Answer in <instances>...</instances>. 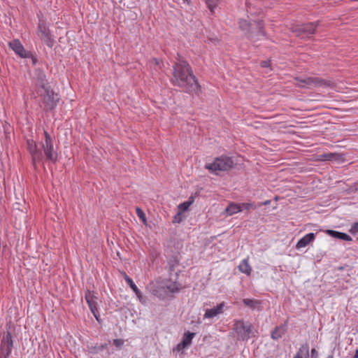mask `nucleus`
Returning a JSON list of instances; mask_svg holds the SVG:
<instances>
[{"label": "nucleus", "instance_id": "f257e3e1", "mask_svg": "<svg viewBox=\"0 0 358 358\" xmlns=\"http://www.w3.org/2000/svg\"><path fill=\"white\" fill-rule=\"evenodd\" d=\"M171 82L189 94H199L201 86L193 73L189 64L184 59H178L173 66Z\"/></svg>", "mask_w": 358, "mask_h": 358}, {"label": "nucleus", "instance_id": "f03ea898", "mask_svg": "<svg viewBox=\"0 0 358 358\" xmlns=\"http://www.w3.org/2000/svg\"><path fill=\"white\" fill-rule=\"evenodd\" d=\"M238 24L239 28L245 32L248 38L253 43L256 42L259 36H264V25L262 20L250 22L246 20H240Z\"/></svg>", "mask_w": 358, "mask_h": 358}, {"label": "nucleus", "instance_id": "7ed1b4c3", "mask_svg": "<svg viewBox=\"0 0 358 358\" xmlns=\"http://www.w3.org/2000/svg\"><path fill=\"white\" fill-rule=\"evenodd\" d=\"M234 327L239 340L248 341L251 337L256 336L257 331L254 329L252 324L248 322L236 320Z\"/></svg>", "mask_w": 358, "mask_h": 358}, {"label": "nucleus", "instance_id": "20e7f679", "mask_svg": "<svg viewBox=\"0 0 358 358\" xmlns=\"http://www.w3.org/2000/svg\"><path fill=\"white\" fill-rule=\"evenodd\" d=\"M234 165L231 158H214L212 162H208L205 168L211 173L218 175L221 171H225L231 169Z\"/></svg>", "mask_w": 358, "mask_h": 358}, {"label": "nucleus", "instance_id": "39448f33", "mask_svg": "<svg viewBox=\"0 0 358 358\" xmlns=\"http://www.w3.org/2000/svg\"><path fill=\"white\" fill-rule=\"evenodd\" d=\"M296 85L300 87H334V83L318 77L296 78Z\"/></svg>", "mask_w": 358, "mask_h": 358}, {"label": "nucleus", "instance_id": "423d86ee", "mask_svg": "<svg viewBox=\"0 0 358 358\" xmlns=\"http://www.w3.org/2000/svg\"><path fill=\"white\" fill-rule=\"evenodd\" d=\"M37 93L39 96L43 97V102L45 104L44 109L45 110L54 109L59 100V95L55 93L50 89V86L42 90H38Z\"/></svg>", "mask_w": 358, "mask_h": 358}, {"label": "nucleus", "instance_id": "0eeeda50", "mask_svg": "<svg viewBox=\"0 0 358 358\" xmlns=\"http://www.w3.org/2000/svg\"><path fill=\"white\" fill-rule=\"evenodd\" d=\"M318 24L319 22L303 24L294 27L292 31L295 33L297 36L301 38H309L315 34Z\"/></svg>", "mask_w": 358, "mask_h": 358}, {"label": "nucleus", "instance_id": "6e6552de", "mask_svg": "<svg viewBox=\"0 0 358 358\" xmlns=\"http://www.w3.org/2000/svg\"><path fill=\"white\" fill-rule=\"evenodd\" d=\"M9 47L15 52L16 55L20 56L22 58H31L32 59L33 64H36L37 62L36 58L33 56V55L29 52L27 51L21 42L15 39L9 43Z\"/></svg>", "mask_w": 358, "mask_h": 358}, {"label": "nucleus", "instance_id": "1a4fd4ad", "mask_svg": "<svg viewBox=\"0 0 358 358\" xmlns=\"http://www.w3.org/2000/svg\"><path fill=\"white\" fill-rule=\"evenodd\" d=\"M13 348V340L10 333L7 332L2 341L0 349V358H9Z\"/></svg>", "mask_w": 358, "mask_h": 358}, {"label": "nucleus", "instance_id": "9d476101", "mask_svg": "<svg viewBox=\"0 0 358 358\" xmlns=\"http://www.w3.org/2000/svg\"><path fill=\"white\" fill-rule=\"evenodd\" d=\"M85 298L90 308L91 312L92 313L95 318L97 320H99V315L97 310V293L88 290L85 293Z\"/></svg>", "mask_w": 358, "mask_h": 358}, {"label": "nucleus", "instance_id": "9b49d317", "mask_svg": "<svg viewBox=\"0 0 358 358\" xmlns=\"http://www.w3.org/2000/svg\"><path fill=\"white\" fill-rule=\"evenodd\" d=\"M224 306V303L222 302L212 308H206L203 315V320H211L218 317L220 314L223 313Z\"/></svg>", "mask_w": 358, "mask_h": 358}, {"label": "nucleus", "instance_id": "f8f14e48", "mask_svg": "<svg viewBox=\"0 0 358 358\" xmlns=\"http://www.w3.org/2000/svg\"><path fill=\"white\" fill-rule=\"evenodd\" d=\"M45 141L42 142V148L45 157H53L55 153L52 141L50 135L44 131Z\"/></svg>", "mask_w": 358, "mask_h": 358}, {"label": "nucleus", "instance_id": "ddd939ff", "mask_svg": "<svg viewBox=\"0 0 358 358\" xmlns=\"http://www.w3.org/2000/svg\"><path fill=\"white\" fill-rule=\"evenodd\" d=\"M34 79L36 80V84L40 87L38 90L49 87L45 74L41 69H37L35 70Z\"/></svg>", "mask_w": 358, "mask_h": 358}, {"label": "nucleus", "instance_id": "4468645a", "mask_svg": "<svg viewBox=\"0 0 358 358\" xmlns=\"http://www.w3.org/2000/svg\"><path fill=\"white\" fill-rule=\"evenodd\" d=\"M315 235L314 233H309L301 238L297 242L296 245V249H301L307 246L310 243L313 242L315 240Z\"/></svg>", "mask_w": 358, "mask_h": 358}, {"label": "nucleus", "instance_id": "2eb2a0df", "mask_svg": "<svg viewBox=\"0 0 358 358\" xmlns=\"http://www.w3.org/2000/svg\"><path fill=\"white\" fill-rule=\"evenodd\" d=\"M327 234L331 236L333 238H338L341 240L346 241H351L352 238L348 235L347 234L342 233L337 231L330 230L328 229L326 231Z\"/></svg>", "mask_w": 358, "mask_h": 358}, {"label": "nucleus", "instance_id": "dca6fc26", "mask_svg": "<svg viewBox=\"0 0 358 358\" xmlns=\"http://www.w3.org/2000/svg\"><path fill=\"white\" fill-rule=\"evenodd\" d=\"M243 302L245 306L249 307L252 310H259L261 302L259 300L244 299Z\"/></svg>", "mask_w": 358, "mask_h": 358}, {"label": "nucleus", "instance_id": "f3484780", "mask_svg": "<svg viewBox=\"0 0 358 358\" xmlns=\"http://www.w3.org/2000/svg\"><path fill=\"white\" fill-rule=\"evenodd\" d=\"M238 269H239V271L241 273H245L247 275H250L251 271H252V268H251V266H250V264L248 263V259H244L241 262V264L238 266Z\"/></svg>", "mask_w": 358, "mask_h": 358}, {"label": "nucleus", "instance_id": "a211bd4d", "mask_svg": "<svg viewBox=\"0 0 358 358\" xmlns=\"http://www.w3.org/2000/svg\"><path fill=\"white\" fill-rule=\"evenodd\" d=\"M241 211V205L238 203H231L225 209V212L228 215H232L235 213Z\"/></svg>", "mask_w": 358, "mask_h": 358}, {"label": "nucleus", "instance_id": "6ab92c4d", "mask_svg": "<svg viewBox=\"0 0 358 358\" xmlns=\"http://www.w3.org/2000/svg\"><path fill=\"white\" fill-rule=\"evenodd\" d=\"M50 34L49 28L46 26V24L43 22H40L38 25V35L42 38L45 36Z\"/></svg>", "mask_w": 358, "mask_h": 358}, {"label": "nucleus", "instance_id": "aec40b11", "mask_svg": "<svg viewBox=\"0 0 358 358\" xmlns=\"http://www.w3.org/2000/svg\"><path fill=\"white\" fill-rule=\"evenodd\" d=\"M285 332V328L282 326L277 327L275 328L273 331L271 332V338L273 339L277 340L282 337V336Z\"/></svg>", "mask_w": 358, "mask_h": 358}, {"label": "nucleus", "instance_id": "412c9836", "mask_svg": "<svg viewBox=\"0 0 358 358\" xmlns=\"http://www.w3.org/2000/svg\"><path fill=\"white\" fill-rule=\"evenodd\" d=\"M27 147L31 155H34L37 152L36 144L32 139L27 140Z\"/></svg>", "mask_w": 358, "mask_h": 358}, {"label": "nucleus", "instance_id": "4be33fe9", "mask_svg": "<svg viewBox=\"0 0 358 358\" xmlns=\"http://www.w3.org/2000/svg\"><path fill=\"white\" fill-rule=\"evenodd\" d=\"M309 354V346L307 344L303 345L299 352H297L296 355H299L300 358H306L308 357Z\"/></svg>", "mask_w": 358, "mask_h": 358}, {"label": "nucleus", "instance_id": "5701e85b", "mask_svg": "<svg viewBox=\"0 0 358 358\" xmlns=\"http://www.w3.org/2000/svg\"><path fill=\"white\" fill-rule=\"evenodd\" d=\"M195 336L194 333L187 332L184 334L182 342L187 346V348L191 345L192 341Z\"/></svg>", "mask_w": 358, "mask_h": 358}, {"label": "nucleus", "instance_id": "b1692460", "mask_svg": "<svg viewBox=\"0 0 358 358\" xmlns=\"http://www.w3.org/2000/svg\"><path fill=\"white\" fill-rule=\"evenodd\" d=\"M49 48H52L54 45V40L51 37V34H49L41 38Z\"/></svg>", "mask_w": 358, "mask_h": 358}, {"label": "nucleus", "instance_id": "393cba45", "mask_svg": "<svg viewBox=\"0 0 358 358\" xmlns=\"http://www.w3.org/2000/svg\"><path fill=\"white\" fill-rule=\"evenodd\" d=\"M136 213L139 217V219L144 223H146V217L145 214L143 213V211L140 208H136Z\"/></svg>", "mask_w": 358, "mask_h": 358}, {"label": "nucleus", "instance_id": "a878e982", "mask_svg": "<svg viewBox=\"0 0 358 358\" xmlns=\"http://www.w3.org/2000/svg\"><path fill=\"white\" fill-rule=\"evenodd\" d=\"M124 278H125L126 282L129 285V286L132 289V290L134 292H138V288L136 287V285L133 282V280L129 277H128L127 275H125Z\"/></svg>", "mask_w": 358, "mask_h": 358}, {"label": "nucleus", "instance_id": "bb28decb", "mask_svg": "<svg viewBox=\"0 0 358 358\" xmlns=\"http://www.w3.org/2000/svg\"><path fill=\"white\" fill-rule=\"evenodd\" d=\"M166 287L167 290L171 293H175L179 290V288L176 283H171L170 285H166Z\"/></svg>", "mask_w": 358, "mask_h": 358}, {"label": "nucleus", "instance_id": "cd10ccee", "mask_svg": "<svg viewBox=\"0 0 358 358\" xmlns=\"http://www.w3.org/2000/svg\"><path fill=\"white\" fill-rule=\"evenodd\" d=\"M187 348V346L182 341L176 346L173 351L182 352Z\"/></svg>", "mask_w": 358, "mask_h": 358}, {"label": "nucleus", "instance_id": "c85d7f7f", "mask_svg": "<svg viewBox=\"0 0 358 358\" xmlns=\"http://www.w3.org/2000/svg\"><path fill=\"white\" fill-rule=\"evenodd\" d=\"M138 299L139 300V301L142 303V304H145V297L143 296L142 293L141 292V291L139 289H138V292H135Z\"/></svg>", "mask_w": 358, "mask_h": 358}, {"label": "nucleus", "instance_id": "c756f323", "mask_svg": "<svg viewBox=\"0 0 358 358\" xmlns=\"http://www.w3.org/2000/svg\"><path fill=\"white\" fill-rule=\"evenodd\" d=\"M206 4L208 8L210 10L211 13L214 12L215 4L213 0H206Z\"/></svg>", "mask_w": 358, "mask_h": 358}, {"label": "nucleus", "instance_id": "7c9ffc66", "mask_svg": "<svg viewBox=\"0 0 358 358\" xmlns=\"http://www.w3.org/2000/svg\"><path fill=\"white\" fill-rule=\"evenodd\" d=\"M350 232L353 234L358 233V222H355L351 226Z\"/></svg>", "mask_w": 358, "mask_h": 358}, {"label": "nucleus", "instance_id": "2f4dec72", "mask_svg": "<svg viewBox=\"0 0 358 358\" xmlns=\"http://www.w3.org/2000/svg\"><path fill=\"white\" fill-rule=\"evenodd\" d=\"M124 344V341L122 339H115L113 340V345L117 348H120Z\"/></svg>", "mask_w": 358, "mask_h": 358}, {"label": "nucleus", "instance_id": "473e14b6", "mask_svg": "<svg viewBox=\"0 0 358 358\" xmlns=\"http://www.w3.org/2000/svg\"><path fill=\"white\" fill-rule=\"evenodd\" d=\"M319 157H343V155L337 154V153H329V154L324 153V154L320 155Z\"/></svg>", "mask_w": 358, "mask_h": 358}, {"label": "nucleus", "instance_id": "72a5a7b5", "mask_svg": "<svg viewBox=\"0 0 358 358\" xmlns=\"http://www.w3.org/2000/svg\"><path fill=\"white\" fill-rule=\"evenodd\" d=\"M240 205H241V211L243 210V209H249L250 207L252 206V203H239Z\"/></svg>", "mask_w": 358, "mask_h": 358}, {"label": "nucleus", "instance_id": "f704fd0d", "mask_svg": "<svg viewBox=\"0 0 358 358\" xmlns=\"http://www.w3.org/2000/svg\"><path fill=\"white\" fill-rule=\"evenodd\" d=\"M189 205H190V202H185L180 205V208H182V210H186L188 208Z\"/></svg>", "mask_w": 358, "mask_h": 358}, {"label": "nucleus", "instance_id": "c9c22d12", "mask_svg": "<svg viewBox=\"0 0 358 358\" xmlns=\"http://www.w3.org/2000/svg\"><path fill=\"white\" fill-rule=\"evenodd\" d=\"M260 64H261L262 67L267 68V67L270 66V61L269 60L262 61Z\"/></svg>", "mask_w": 358, "mask_h": 358}, {"label": "nucleus", "instance_id": "e433bc0d", "mask_svg": "<svg viewBox=\"0 0 358 358\" xmlns=\"http://www.w3.org/2000/svg\"><path fill=\"white\" fill-rule=\"evenodd\" d=\"M311 355L313 357H316L317 356V351L315 349H312Z\"/></svg>", "mask_w": 358, "mask_h": 358}, {"label": "nucleus", "instance_id": "4c0bfd02", "mask_svg": "<svg viewBox=\"0 0 358 358\" xmlns=\"http://www.w3.org/2000/svg\"><path fill=\"white\" fill-rule=\"evenodd\" d=\"M40 158H34L33 164L34 166L36 165V163L39 162Z\"/></svg>", "mask_w": 358, "mask_h": 358}, {"label": "nucleus", "instance_id": "58836bf2", "mask_svg": "<svg viewBox=\"0 0 358 358\" xmlns=\"http://www.w3.org/2000/svg\"><path fill=\"white\" fill-rule=\"evenodd\" d=\"M152 61L155 62L156 65H159V61L157 59H153Z\"/></svg>", "mask_w": 358, "mask_h": 358}, {"label": "nucleus", "instance_id": "ea45409f", "mask_svg": "<svg viewBox=\"0 0 358 358\" xmlns=\"http://www.w3.org/2000/svg\"><path fill=\"white\" fill-rule=\"evenodd\" d=\"M354 358H358V349L356 350L355 354L354 355Z\"/></svg>", "mask_w": 358, "mask_h": 358}, {"label": "nucleus", "instance_id": "a19ab883", "mask_svg": "<svg viewBox=\"0 0 358 358\" xmlns=\"http://www.w3.org/2000/svg\"><path fill=\"white\" fill-rule=\"evenodd\" d=\"M355 187L356 189H358V182L355 183Z\"/></svg>", "mask_w": 358, "mask_h": 358}, {"label": "nucleus", "instance_id": "79ce46f5", "mask_svg": "<svg viewBox=\"0 0 358 358\" xmlns=\"http://www.w3.org/2000/svg\"><path fill=\"white\" fill-rule=\"evenodd\" d=\"M327 358H334L333 355H329Z\"/></svg>", "mask_w": 358, "mask_h": 358}, {"label": "nucleus", "instance_id": "37998d69", "mask_svg": "<svg viewBox=\"0 0 358 358\" xmlns=\"http://www.w3.org/2000/svg\"><path fill=\"white\" fill-rule=\"evenodd\" d=\"M294 358H300L299 355H296Z\"/></svg>", "mask_w": 358, "mask_h": 358}, {"label": "nucleus", "instance_id": "c03bdc74", "mask_svg": "<svg viewBox=\"0 0 358 358\" xmlns=\"http://www.w3.org/2000/svg\"><path fill=\"white\" fill-rule=\"evenodd\" d=\"M133 358H138V357H133Z\"/></svg>", "mask_w": 358, "mask_h": 358}]
</instances>
